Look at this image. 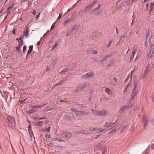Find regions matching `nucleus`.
<instances>
[{
    "label": "nucleus",
    "instance_id": "nucleus-25",
    "mask_svg": "<svg viewBox=\"0 0 154 154\" xmlns=\"http://www.w3.org/2000/svg\"><path fill=\"white\" fill-rule=\"evenodd\" d=\"M7 119L8 120V121H10L11 120H14V119H13L11 117H8Z\"/></svg>",
    "mask_w": 154,
    "mask_h": 154
},
{
    "label": "nucleus",
    "instance_id": "nucleus-61",
    "mask_svg": "<svg viewBox=\"0 0 154 154\" xmlns=\"http://www.w3.org/2000/svg\"><path fill=\"white\" fill-rule=\"evenodd\" d=\"M49 30H48L47 31V32H46V33H45V34L44 35H46V33H48V32H49Z\"/></svg>",
    "mask_w": 154,
    "mask_h": 154
},
{
    "label": "nucleus",
    "instance_id": "nucleus-51",
    "mask_svg": "<svg viewBox=\"0 0 154 154\" xmlns=\"http://www.w3.org/2000/svg\"><path fill=\"white\" fill-rule=\"evenodd\" d=\"M134 70H134V69H133V70H132V71H131V77H132V76H131L132 74V72H134Z\"/></svg>",
    "mask_w": 154,
    "mask_h": 154
},
{
    "label": "nucleus",
    "instance_id": "nucleus-44",
    "mask_svg": "<svg viewBox=\"0 0 154 154\" xmlns=\"http://www.w3.org/2000/svg\"><path fill=\"white\" fill-rule=\"evenodd\" d=\"M72 30L73 31H74L75 29V26H73L72 27Z\"/></svg>",
    "mask_w": 154,
    "mask_h": 154
},
{
    "label": "nucleus",
    "instance_id": "nucleus-1",
    "mask_svg": "<svg viewBox=\"0 0 154 154\" xmlns=\"http://www.w3.org/2000/svg\"><path fill=\"white\" fill-rule=\"evenodd\" d=\"M136 54V58L135 59V60H136L140 56V52L138 51L136 49H134L133 50L132 53L130 57L131 60H133L134 59V55Z\"/></svg>",
    "mask_w": 154,
    "mask_h": 154
},
{
    "label": "nucleus",
    "instance_id": "nucleus-38",
    "mask_svg": "<svg viewBox=\"0 0 154 154\" xmlns=\"http://www.w3.org/2000/svg\"><path fill=\"white\" fill-rule=\"evenodd\" d=\"M153 8L152 7H151L150 6V9L149 10V13H150V12L152 11L153 10Z\"/></svg>",
    "mask_w": 154,
    "mask_h": 154
},
{
    "label": "nucleus",
    "instance_id": "nucleus-41",
    "mask_svg": "<svg viewBox=\"0 0 154 154\" xmlns=\"http://www.w3.org/2000/svg\"><path fill=\"white\" fill-rule=\"evenodd\" d=\"M151 147L152 149H154V143L151 145Z\"/></svg>",
    "mask_w": 154,
    "mask_h": 154
},
{
    "label": "nucleus",
    "instance_id": "nucleus-50",
    "mask_svg": "<svg viewBox=\"0 0 154 154\" xmlns=\"http://www.w3.org/2000/svg\"><path fill=\"white\" fill-rule=\"evenodd\" d=\"M20 20L22 21H23L24 20V18H20Z\"/></svg>",
    "mask_w": 154,
    "mask_h": 154
},
{
    "label": "nucleus",
    "instance_id": "nucleus-60",
    "mask_svg": "<svg viewBox=\"0 0 154 154\" xmlns=\"http://www.w3.org/2000/svg\"><path fill=\"white\" fill-rule=\"evenodd\" d=\"M134 128V126H132V127L131 128V130H133Z\"/></svg>",
    "mask_w": 154,
    "mask_h": 154
},
{
    "label": "nucleus",
    "instance_id": "nucleus-4",
    "mask_svg": "<svg viewBox=\"0 0 154 154\" xmlns=\"http://www.w3.org/2000/svg\"><path fill=\"white\" fill-rule=\"evenodd\" d=\"M129 108L128 106V105L124 106L120 108L119 110V112L120 113H122L125 110L128 109Z\"/></svg>",
    "mask_w": 154,
    "mask_h": 154
},
{
    "label": "nucleus",
    "instance_id": "nucleus-2",
    "mask_svg": "<svg viewBox=\"0 0 154 154\" xmlns=\"http://www.w3.org/2000/svg\"><path fill=\"white\" fill-rule=\"evenodd\" d=\"M143 123L144 124L143 127L145 128L147 125L149 121V119L148 117L145 116H143Z\"/></svg>",
    "mask_w": 154,
    "mask_h": 154
},
{
    "label": "nucleus",
    "instance_id": "nucleus-64",
    "mask_svg": "<svg viewBox=\"0 0 154 154\" xmlns=\"http://www.w3.org/2000/svg\"><path fill=\"white\" fill-rule=\"evenodd\" d=\"M122 39V37H121L120 38V40H121Z\"/></svg>",
    "mask_w": 154,
    "mask_h": 154
},
{
    "label": "nucleus",
    "instance_id": "nucleus-52",
    "mask_svg": "<svg viewBox=\"0 0 154 154\" xmlns=\"http://www.w3.org/2000/svg\"><path fill=\"white\" fill-rule=\"evenodd\" d=\"M54 25L53 24L51 26V29H53L54 28Z\"/></svg>",
    "mask_w": 154,
    "mask_h": 154
},
{
    "label": "nucleus",
    "instance_id": "nucleus-49",
    "mask_svg": "<svg viewBox=\"0 0 154 154\" xmlns=\"http://www.w3.org/2000/svg\"><path fill=\"white\" fill-rule=\"evenodd\" d=\"M61 14H59V16H58V18H57V20H59V19H60V18H61Z\"/></svg>",
    "mask_w": 154,
    "mask_h": 154
},
{
    "label": "nucleus",
    "instance_id": "nucleus-58",
    "mask_svg": "<svg viewBox=\"0 0 154 154\" xmlns=\"http://www.w3.org/2000/svg\"><path fill=\"white\" fill-rule=\"evenodd\" d=\"M70 35V33H69L68 32V33H67V34H66V35H67V36H69V35Z\"/></svg>",
    "mask_w": 154,
    "mask_h": 154
},
{
    "label": "nucleus",
    "instance_id": "nucleus-13",
    "mask_svg": "<svg viewBox=\"0 0 154 154\" xmlns=\"http://www.w3.org/2000/svg\"><path fill=\"white\" fill-rule=\"evenodd\" d=\"M72 111L73 112L78 115H82L83 113V112H82L76 111L74 109L72 110Z\"/></svg>",
    "mask_w": 154,
    "mask_h": 154
},
{
    "label": "nucleus",
    "instance_id": "nucleus-37",
    "mask_svg": "<svg viewBox=\"0 0 154 154\" xmlns=\"http://www.w3.org/2000/svg\"><path fill=\"white\" fill-rule=\"evenodd\" d=\"M97 2V0H95L94 1H93L92 2V3L93 4H94L95 3H96Z\"/></svg>",
    "mask_w": 154,
    "mask_h": 154
},
{
    "label": "nucleus",
    "instance_id": "nucleus-7",
    "mask_svg": "<svg viewBox=\"0 0 154 154\" xmlns=\"http://www.w3.org/2000/svg\"><path fill=\"white\" fill-rule=\"evenodd\" d=\"M152 33V31L150 29H148L145 35V42L147 41L148 37L150 36Z\"/></svg>",
    "mask_w": 154,
    "mask_h": 154
},
{
    "label": "nucleus",
    "instance_id": "nucleus-54",
    "mask_svg": "<svg viewBox=\"0 0 154 154\" xmlns=\"http://www.w3.org/2000/svg\"><path fill=\"white\" fill-rule=\"evenodd\" d=\"M146 2H147V0H142V2L144 3Z\"/></svg>",
    "mask_w": 154,
    "mask_h": 154
},
{
    "label": "nucleus",
    "instance_id": "nucleus-22",
    "mask_svg": "<svg viewBox=\"0 0 154 154\" xmlns=\"http://www.w3.org/2000/svg\"><path fill=\"white\" fill-rule=\"evenodd\" d=\"M149 49L151 51L154 52V44L151 45Z\"/></svg>",
    "mask_w": 154,
    "mask_h": 154
},
{
    "label": "nucleus",
    "instance_id": "nucleus-33",
    "mask_svg": "<svg viewBox=\"0 0 154 154\" xmlns=\"http://www.w3.org/2000/svg\"><path fill=\"white\" fill-rule=\"evenodd\" d=\"M16 49L17 51H20V46H17L16 47Z\"/></svg>",
    "mask_w": 154,
    "mask_h": 154
},
{
    "label": "nucleus",
    "instance_id": "nucleus-45",
    "mask_svg": "<svg viewBox=\"0 0 154 154\" xmlns=\"http://www.w3.org/2000/svg\"><path fill=\"white\" fill-rule=\"evenodd\" d=\"M154 5V3H153V2H151L150 4V6H151V7H152L153 6V5Z\"/></svg>",
    "mask_w": 154,
    "mask_h": 154
},
{
    "label": "nucleus",
    "instance_id": "nucleus-56",
    "mask_svg": "<svg viewBox=\"0 0 154 154\" xmlns=\"http://www.w3.org/2000/svg\"><path fill=\"white\" fill-rule=\"evenodd\" d=\"M39 15H40V14H38V15H37L36 16V19H38V18L39 17Z\"/></svg>",
    "mask_w": 154,
    "mask_h": 154
},
{
    "label": "nucleus",
    "instance_id": "nucleus-8",
    "mask_svg": "<svg viewBox=\"0 0 154 154\" xmlns=\"http://www.w3.org/2000/svg\"><path fill=\"white\" fill-rule=\"evenodd\" d=\"M114 124V123H112L111 122H106L105 123L104 125V127L107 128H109L112 127Z\"/></svg>",
    "mask_w": 154,
    "mask_h": 154
},
{
    "label": "nucleus",
    "instance_id": "nucleus-19",
    "mask_svg": "<svg viewBox=\"0 0 154 154\" xmlns=\"http://www.w3.org/2000/svg\"><path fill=\"white\" fill-rule=\"evenodd\" d=\"M70 21H71V20L70 19L67 18L63 22V23L64 24H68L69 22H70Z\"/></svg>",
    "mask_w": 154,
    "mask_h": 154
},
{
    "label": "nucleus",
    "instance_id": "nucleus-53",
    "mask_svg": "<svg viewBox=\"0 0 154 154\" xmlns=\"http://www.w3.org/2000/svg\"><path fill=\"white\" fill-rule=\"evenodd\" d=\"M51 128V127H49L47 129V131H50V129Z\"/></svg>",
    "mask_w": 154,
    "mask_h": 154
},
{
    "label": "nucleus",
    "instance_id": "nucleus-62",
    "mask_svg": "<svg viewBox=\"0 0 154 154\" xmlns=\"http://www.w3.org/2000/svg\"><path fill=\"white\" fill-rule=\"evenodd\" d=\"M152 100L154 102V95L153 97L152 98Z\"/></svg>",
    "mask_w": 154,
    "mask_h": 154
},
{
    "label": "nucleus",
    "instance_id": "nucleus-57",
    "mask_svg": "<svg viewBox=\"0 0 154 154\" xmlns=\"http://www.w3.org/2000/svg\"><path fill=\"white\" fill-rule=\"evenodd\" d=\"M45 119V117H42V118H40V119Z\"/></svg>",
    "mask_w": 154,
    "mask_h": 154
},
{
    "label": "nucleus",
    "instance_id": "nucleus-23",
    "mask_svg": "<svg viewBox=\"0 0 154 154\" xmlns=\"http://www.w3.org/2000/svg\"><path fill=\"white\" fill-rule=\"evenodd\" d=\"M90 129L91 131H97V128H91Z\"/></svg>",
    "mask_w": 154,
    "mask_h": 154
},
{
    "label": "nucleus",
    "instance_id": "nucleus-16",
    "mask_svg": "<svg viewBox=\"0 0 154 154\" xmlns=\"http://www.w3.org/2000/svg\"><path fill=\"white\" fill-rule=\"evenodd\" d=\"M106 112L105 111L103 110L99 112V115L100 116H103L106 114Z\"/></svg>",
    "mask_w": 154,
    "mask_h": 154
},
{
    "label": "nucleus",
    "instance_id": "nucleus-18",
    "mask_svg": "<svg viewBox=\"0 0 154 154\" xmlns=\"http://www.w3.org/2000/svg\"><path fill=\"white\" fill-rule=\"evenodd\" d=\"M147 70L146 69L144 73L142 74V75L141 77L143 79H144L145 78V77L147 73Z\"/></svg>",
    "mask_w": 154,
    "mask_h": 154
},
{
    "label": "nucleus",
    "instance_id": "nucleus-5",
    "mask_svg": "<svg viewBox=\"0 0 154 154\" xmlns=\"http://www.w3.org/2000/svg\"><path fill=\"white\" fill-rule=\"evenodd\" d=\"M118 127V125H116L114 126L113 127L115 128L112 129V128H110L109 129L108 131L109 133H114L116 131V129L115 128H117Z\"/></svg>",
    "mask_w": 154,
    "mask_h": 154
},
{
    "label": "nucleus",
    "instance_id": "nucleus-24",
    "mask_svg": "<svg viewBox=\"0 0 154 154\" xmlns=\"http://www.w3.org/2000/svg\"><path fill=\"white\" fill-rule=\"evenodd\" d=\"M45 124V122H43L40 121L38 122L37 123V125H42L43 124Z\"/></svg>",
    "mask_w": 154,
    "mask_h": 154
},
{
    "label": "nucleus",
    "instance_id": "nucleus-26",
    "mask_svg": "<svg viewBox=\"0 0 154 154\" xmlns=\"http://www.w3.org/2000/svg\"><path fill=\"white\" fill-rule=\"evenodd\" d=\"M69 71V70L68 69L65 68V69H63L61 71V72H60L61 73L64 72H67V71Z\"/></svg>",
    "mask_w": 154,
    "mask_h": 154
},
{
    "label": "nucleus",
    "instance_id": "nucleus-55",
    "mask_svg": "<svg viewBox=\"0 0 154 154\" xmlns=\"http://www.w3.org/2000/svg\"><path fill=\"white\" fill-rule=\"evenodd\" d=\"M40 42H38L37 43V45H38V46H39L40 45Z\"/></svg>",
    "mask_w": 154,
    "mask_h": 154
},
{
    "label": "nucleus",
    "instance_id": "nucleus-21",
    "mask_svg": "<svg viewBox=\"0 0 154 154\" xmlns=\"http://www.w3.org/2000/svg\"><path fill=\"white\" fill-rule=\"evenodd\" d=\"M92 113L96 116H98L99 114V112L96 110H92Z\"/></svg>",
    "mask_w": 154,
    "mask_h": 154
},
{
    "label": "nucleus",
    "instance_id": "nucleus-15",
    "mask_svg": "<svg viewBox=\"0 0 154 154\" xmlns=\"http://www.w3.org/2000/svg\"><path fill=\"white\" fill-rule=\"evenodd\" d=\"M105 91L109 95H111L112 94V91L107 88H105Z\"/></svg>",
    "mask_w": 154,
    "mask_h": 154
},
{
    "label": "nucleus",
    "instance_id": "nucleus-27",
    "mask_svg": "<svg viewBox=\"0 0 154 154\" xmlns=\"http://www.w3.org/2000/svg\"><path fill=\"white\" fill-rule=\"evenodd\" d=\"M47 104V103L42 104V105H38V106H37L38 108V107L41 108V107H44Z\"/></svg>",
    "mask_w": 154,
    "mask_h": 154
},
{
    "label": "nucleus",
    "instance_id": "nucleus-35",
    "mask_svg": "<svg viewBox=\"0 0 154 154\" xmlns=\"http://www.w3.org/2000/svg\"><path fill=\"white\" fill-rule=\"evenodd\" d=\"M29 131V137H32V136H33V134H32L30 131V130H29L28 131Z\"/></svg>",
    "mask_w": 154,
    "mask_h": 154
},
{
    "label": "nucleus",
    "instance_id": "nucleus-11",
    "mask_svg": "<svg viewBox=\"0 0 154 154\" xmlns=\"http://www.w3.org/2000/svg\"><path fill=\"white\" fill-rule=\"evenodd\" d=\"M102 13V12L100 11L98 12L97 10V9L96 8L94 9L93 11V14L96 15H99Z\"/></svg>",
    "mask_w": 154,
    "mask_h": 154
},
{
    "label": "nucleus",
    "instance_id": "nucleus-14",
    "mask_svg": "<svg viewBox=\"0 0 154 154\" xmlns=\"http://www.w3.org/2000/svg\"><path fill=\"white\" fill-rule=\"evenodd\" d=\"M134 83L133 84V85H134V87L133 89L134 90H136V89L137 88V81L136 79H135L134 80Z\"/></svg>",
    "mask_w": 154,
    "mask_h": 154
},
{
    "label": "nucleus",
    "instance_id": "nucleus-31",
    "mask_svg": "<svg viewBox=\"0 0 154 154\" xmlns=\"http://www.w3.org/2000/svg\"><path fill=\"white\" fill-rule=\"evenodd\" d=\"M104 131V129H102L101 128H97V131H100V132H103Z\"/></svg>",
    "mask_w": 154,
    "mask_h": 154
},
{
    "label": "nucleus",
    "instance_id": "nucleus-9",
    "mask_svg": "<svg viewBox=\"0 0 154 154\" xmlns=\"http://www.w3.org/2000/svg\"><path fill=\"white\" fill-rule=\"evenodd\" d=\"M154 56V52L151 51L150 50H149V53L147 55V57L148 58H151Z\"/></svg>",
    "mask_w": 154,
    "mask_h": 154
},
{
    "label": "nucleus",
    "instance_id": "nucleus-46",
    "mask_svg": "<svg viewBox=\"0 0 154 154\" xmlns=\"http://www.w3.org/2000/svg\"><path fill=\"white\" fill-rule=\"evenodd\" d=\"M32 51L30 50H29L28 51V52H27V54H29Z\"/></svg>",
    "mask_w": 154,
    "mask_h": 154
},
{
    "label": "nucleus",
    "instance_id": "nucleus-39",
    "mask_svg": "<svg viewBox=\"0 0 154 154\" xmlns=\"http://www.w3.org/2000/svg\"><path fill=\"white\" fill-rule=\"evenodd\" d=\"M24 33L25 36H27L28 35V32L27 31H25L24 32Z\"/></svg>",
    "mask_w": 154,
    "mask_h": 154
},
{
    "label": "nucleus",
    "instance_id": "nucleus-30",
    "mask_svg": "<svg viewBox=\"0 0 154 154\" xmlns=\"http://www.w3.org/2000/svg\"><path fill=\"white\" fill-rule=\"evenodd\" d=\"M93 5V4L92 3V2L90 3L85 8H89L90 7H91Z\"/></svg>",
    "mask_w": 154,
    "mask_h": 154
},
{
    "label": "nucleus",
    "instance_id": "nucleus-12",
    "mask_svg": "<svg viewBox=\"0 0 154 154\" xmlns=\"http://www.w3.org/2000/svg\"><path fill=\"white\" fill-rule=\"evenodd\" d=\"M128 125H126L124 127H122L121 128V132H125V130L128 128Z\"/></svg>",
    "mask_w": 154,
    "mask_h": 154
},
{
    "label": "nucleus",
    "instance_id": "nucleus-59",
    "mask_svg": "<svg viewBox=\"0 0 154 154\" xmlns=\"http://www.w3.org/2000/svg\"><path fill=\"white\" fill-rule=\"evenodd\" d=\"M152 123L154 125V119L152 120Z\"/></svg>",
    "mask_w": 154,
    "mask_h": 154
},
{
    "label": "nucleus",
    "instance_id": "nucleus-40",
    "mask_svg": "<svg viewBox=\"0 0 154 154\" xmlns=\"http://www.w3.org/2000/svg\"><path fill=\"white\" fill-rule=\"evenodd\" d=\"M33 48V46L31 45L29 47V50L32 51V49Z\"/></svg>",
    "mask_w": 154,
    "mask_h": 154
},
{
    "label": "nucleus",
    "instance_id": "nucleus-6",
    "mask_svg": "<svg viewBox=\"0 0 154 154\" xmlns=\"http://www.w3.org/2000/svg\"><path fill=\"white\" fill-rule=\"evenodd\" d=\"M93 75V73L92 72H88L83 75L82 77L84 78H88L89 77L92 76Z\"/></svg>",
    "mask_w": 154,
    "mask_h": 154
},
{
    "label": "nucleus",
    "instance_id": "nucleus-63",
    "mask_svg": "<svg viewBox=\"0 0 154 154\" xmlns=\"http://www.w3.org/2000/svg\"><path fill=\"white\" fill-rule=\"evenodd\" d=\"M12 34H14V32L13 30L12 32Z\"/></svg>",
    "mask_w": 154,
    "mask_h": 154
},
{
    "label": "nucleus",
    "instance_id": "nucleus-43",
    "mask_svg": "<svg viewBox=\"0 0 154 154\" xmlns=\"http://www.w3.org/2000/svg\"><path fill=\"white\" fill-rule=\"evenodd\" d=\"M127 87H128V88L129 89L131 87V85L130 84H128L127 85Z\"/></svg>",
    "mask_w": 154,
    "mask_h": 154
},
{
    "label": "nucleus",
    "instance_id": "nucleus-42",
    "mask_svg": "<svg viewBox=\"0 0 154 154\" xmlns=\"http://www.w3.org/2000/svg\"><path fill=\"white\" fill-rule=\"evenodd\" d=\"M113 79V80L115 82H116L117 81V79L116 78H114Z\"/></svg>",
    "mask_w": 154,
    "mask_h": 154
},
{
    "label": "nucleus",
    "instance_id": "nucleus-48",
    "mask_svg": "<svg viewBox=\"0 0 154 154\" xmlns=\"http://www.w3.org/2000/svg\"><path fill=\"white\" fill-rule=\"evenodd\" d=\"M32 13L33 14H36V12L35 10H33Z\"/></svg>",
    "mask_w": 154,
    "mask_h": 154
},
{
    "label": "nucleus",
    "instance_id": "nucleus-47",
    "mask_svg": "<svg viewBox=\"0 0 154 154\" xmlns=\"http://www.w3.org/2000/svg\"><path fill=\"white\" fill-rule=\"evenodd\" d=\"M130 77V75H128V77H127V78H126L125 80V81H126Z\"/></svg>",
    "mask_w": 154,
    "mask_h": 154
},
{
    "label": "nucleus",
    "instance_id": "nucleus-20",
    "mask_svg": "<svg viewBox=\"0 0 154 154\" xmlns=\"http://www.w3.org/2000/svg\"><path fill=\"white\" fill-rule=\"evenodd\" d=\"M114 41L113 40H111L109 41L108 44L107 46V47H109L111 46L112 42Z\"/></svg>",
    "mask_w": 154,
    "mask_h": 154
},
{
    "label": "nucleus",
    "instance_id": "nucleus-32",
    "mask_svg": "<svg viewBox=\"0 0 154 154\" xmlns=\"http://www.w3.org/2000/svg\"><path fill=\"white\" fill-rule=\"evenodd\" d=\"M129 89V88L128 87H127V86L125 88L124 91V93H125L126 91H127Z\"/></svg>",
    "mask_w": 154,
    "mask_h": 154
},
{
    "label": "nucleus",
    "instance_id": "nucleus-34",
    "mask_svg": "<svg viewBox=\"0 0 154 154\" xmlns=\"http://www.w3.org/2000/svg\"><path fill=\"white\" fill-rule=\"evenodd\" d=\"M55 65V63L54 62H51L50 63V66H52L53 67Z\"/></svg>",
    "mask_w": 154,
    "mask_h": 154
},
{
    "label": "nucleus",
    "instance_id": "nucleus-29",
    "mask_svg": "<svg viewBox=\"0 0 154 154\" xmlns=\"http://www.w3.org/2000/svg\"><path fill=\"white\" fill-rule=\"evenodd\" d=\"M92 53L93 54H97L99 53L98 52L96 51H94L92 52Z\"/></svg>",
    "mask_w": 154,
    "mask_h": 154
},
{
    "label": "nucleus",
    "instance_id": "nucleus-36",
    "mask_svg": "<svg viewBox=\"0 0 154 154\" xmlns=\"http://www.w3.org/2000/svg\"><path fill=\"white\" fill-rule=\"evenodd\" d=\"M26 47L25 46H24L23 48V53H24V51L26 50Z\"/></svg>",
    "mask_w": 154,
    "mask_h": 154
},
{
    "label": "nucleus",
    "instance_id": "nucleus-17",
    "mask_svg": "<svg viewBox=\"0 0 154 154\" xmlns=\"http://www.w3.org/2000/svg\"><path fill=\"white\" fill-rule=\"evenodd\" d=\"M59 42H55L54 45L52 47V49H54L56 48L58 45Z\"/></svg>",
    "mask_w": 154,
    "mask_h": 154
},
{
    "label": "nucleus",
    "instance_id": "nucleus-3",
    "mask_svg": "<svg viewBox=\"0 0 154 154\" xmlns=\"http://www.w3.org/2000/svg\"><path fill=\"white\" fill-rule=\"evenodd\" d=\"M38 110V108L37 106L32 107V108L27 111L28 113H30L33 112H35Z\"/></svg>",
    "mask_w": 154,
    "mask_h": 154
},
{
    "label": "nucleus",
    "instance_id": "nucleus-10",
    "mask_svg": "<svg viewBox=\"0 0 154 154\" xmlns=\"http://www.w3.org/2000/svg\"><path fill=\"white\" fill-rule=\"evenodd\" d=\"M63 136L64 137H71V134L69 132H63L62 134Z\"/></svg>",
    "mask_w": 154,
    "mask_h": 154
},
{
    "label": "nucleus",
    "instance_id": "nucleus-28",
    "mask_svg": "<svg viewBox=\"0 0 154 154\" xmlns=\"http://www.w3.org/2000/svg\"><path fill=\"white\" fill-rule=\"evenodd\" d=\"M18 42H19L20 44L21 45H22L23 44V41L21 39H19V41H18Z\"/></svg>",
    "mask_w": 154,
    "mask_h": 154
}]
</instances>
